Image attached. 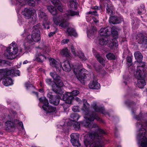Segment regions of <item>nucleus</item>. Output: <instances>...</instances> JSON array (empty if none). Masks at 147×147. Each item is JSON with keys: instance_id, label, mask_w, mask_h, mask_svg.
Instances as JSON below:
<instances>
[{"instance_id": "a19ab883", "label": "nucleus", "mask_w": 147, "mask_h": 147, "mask_svg": "<svg viewBox=\"0 0 147 147\" xmlns=\"http://www.w3.org/2000/svg\"><path fill=\"white\" fill-rule=\"evenodd\" d=\"M99 32L101 36H105L107 37L106 34L105 33V28H101L99 31Z\"/></svg>"}, {"instance_id": "6e6552de", "label": "nucleus", "mask_w": 147, "mask_h": 147, "mask_svg": "<svg viewBox=\"0 0 147 147\" xmlns=\"http://www.w3.org/2000/svg\"><path fill=\"white\" fill-rule=\"evenodd\" d=\"M146 132L145 129L142 128L140 129L139 133L138 135L140 144L141 142V146L142 147H147V138L145 137Z\"/></svg>"}, {"instance_id": "cd10ccee", "label": "nucleus", "mask_w": 147, "mask_h": 147, "mask_svg": "<svg viewBox=\"0 0 147 147\" xmlns=\"http://www.w3.org/2000/svg\"><path fill=\"white\" fill-rule=\"evenodd\" d=\"M60 54L62 56L67 57L69 58L70 56L69 51L67 48H65L61 50L60 52Z\"/></svg>"}, {"instance_id": "f03ea898", "label": "nucleus", "mask_w": 147, "mask_h": 147, "mask_svg": "<svg viewBox=\"0 0 147 147\" xmlns=\"http://www.w3.org/2000/svg\"><path fill=\"white\" fill-rule=\"evenodd\" d=\"M40 25V24H38L33 26L31 35L26 29H24V33L21 36L23 37L26 36L25 40L28 43L31 44L34 42H38L40 40V32L39 30Z\"/></svg>"}, {"instance_id": "a18cd8bd", "label": "nucleus", "mask_w": 147, "mask_h": 147, "mask_svg": "<svg viewBox=\"0 0 147 147\" xmlns=\"http://www.w3.org/2000/svg\"><path fill=\"white\" fill-rule=\"evenodd\" d=\"M10 63L9 62L0 59V65L2 66L5 64L8 65Z\"/></svg>"}, {"instance_id": "338daca9", "label": "nucleus", "mask_w": 147, "mask_h": 147, "mask_svg": "<svg viewBox=\"0 0 147 147\" xmlns=\"http://www.w3.org/2000/svg\"><path fill=\"white\" fill-rule=\"evenodd\" d=\"M120 1L124 5L125 4L126 2V0H120Z\"/></svg>"}, {"instance_id": "f8f14e48", "label": "nucleus", "mask_w": 147, "mask_h": 147, "mask_svg": "<svg viewBox=\"0 0 147 147\" xmlns=\"http://www.w3.org/2000/svg\"><path fill=\"white\" fill-rule=\"evenodd\" d=\"M53 21L57 25H59L61 27H65L68 25L66 20L61 19L60 17H53Z\"/></svg>"}, {"instance_id": "e433bc0d", "label": "nucleus", "mask_w": 147, "mask_h": 147, "mask_svg": "<svg viewBox=\"0 0 147 147\" xmlns=\"http://www.w3.org/2000/svg\"><path fill=\"white\" fill-rule=\"evenodd\" d=\"M113 7L112 6H110L109 4H107V5L106 11L108 13L110 16L112 15L113 13Z\"/></svg>"}, {"instance_id": "052dcab7", "label": "nucleus", "mask_w": 147, "mask_h": 147, "mask_svg": "<svg viewBox=\"0 0 147 147\" xmlns=\"http://www.w3.org/2000/svg\"><path fill=\"white\" fill-rule=\"evenodd\" d=\"M43 26L44 28L45 29L47 28V29H49V26L47 24H45V23H43Z\"/></svg>"}, {"instance_id": "7ed1b4c3", "label": "nucleus", "mask_w": 147, "mask_h": 147, "mask_svg": "<svg viewBox=\"0 0 147 147\" xmlns=\"http://www.w3.org/2000/svg\"><path fill=\"white\" fill-rule=\"evenodd\" d=\"M50 75L53 78L55 84L52 86V90L56 93L61 94L63 93L61 88L63 86V84L59 76L55 72L51 73Z\"/></svg>"}, {"instance_id": "bf43d9fd", "label": "nucleus", "mask_w": 147, "mask_h": 147, "mask_svg": "<svg viewBox=\"0 0 147 147\" xmlns=\"http://www.w3.org/2000/svg\"><path fill=\"white\" fill-rule=\"evenodd\" d=\"M69 41V39H64L62 41V43H63L64 44H66Z\"/></svg>"}, {"instance_id": "39448f33", "label": "nucleus", "mask_w": 147, "mask_h": 147, "mask_svg": "<svg viewBox=\"0 0 147 147\" xmlns=\"http://www.w3.org/2000/svg\"><path fill=\"white\" fill-rule=\"evenodd\" d=\"M91 138L90 136L85 137L84 140V142L86 146L90 145V147H103V144L100 141L95 140L94 142H92L93 139H98L99 138V136L97 133L92 134Z\"/></svg>"}, {"instance_id": "864d4df0", "label": "nucleus", "mask_w": 147, "mask_h": 147, "mask_svg": "<svg viewBox=\"0 0 147 147\" xmlns=\"http://www.w3.org/2000/svg\"><path fill=\"white\" fill-rule=\"evenodd\" d=\"M18 122V123L19 125L20 126H21L22 127V128L23 129L24 128V126L23 125V123L22 122H18V121L17 120H14V122Z\"/></svg>"}, {"instance_id": "aec40b11", "label": "nucleus", "mask_w": 147, "mask_h": 147, "mask_svg": "<svg viewBox=\"0 0 147 147\" xmlns=\"http://www.w3.org/2000/svg\"><path fill=\"white\" fill-rule=\"evenodd\" d=\"M42 107L43 109L47 113H51L54 112L56 110V107L50 105L47 106H42Z\"/></svg>"}, {"instance_id": "9b49d317", "label": "nucleus", "mask_w": 147, "mask_h": 147, "mask_svg": "<svg viewBox=\"0 0 147 147\" xmlns=\"http://www.w3.org/2000/svg\"><path fill=\"white\" fill-rule=\"evenodd\" d=\"M71 142L74 146H80L81 144L79 142V135L77 133H72L70 135Z\"/></svg>"}, {"instance_id": "37998d69", "label": "nucleus", "mask_w": 147, "mask_h": 147, "mask_svg": "<svg viewBox=\"0 0 147 147\" xmlns=\"http://www.w3.org/2000/svg\"><path fill=\"white\" fill-rule=\"evenodd\" d=\"M11 71L12 75L14 76L19 75L20 71L16 69H11Z\"/></svg>"}, {"instance_id": "58836bf2", "label": "nucleus", "mask_w": 147, "mask_h": 147, "mask_svg": "<svg viewBox=\"0 0 147 147\" xmlns=\"http://www.w3.org/2000/svg\"><path fill=\"white\" fill-rule=\"evenodd\" d=\"M25 86L27 89H34V87L29 82H26L25 83Z\"/></svg>"}, {"instance_id": "4c0bfd02", "label": "nucleus", "mask_w": 147, "mask_h": 147, "mask_svg": "<svg viewBox=\"0 0 147 147\" xmlns=\"http://www.w3.org/2000/svg\"><path fill=\"white\" fill-rule=\"evenodd\" d=\"M106 57L109 60H114L116 59L115 55L113 53H109L106 55Z\"/></svg>"}, {"instance_id": "7c9ffc66", "label": "nucleus", "mask_w": 147, "mask_h": 147, "mask_svg": "<svg viewBox=\"0 0 147 147\" xmlns=\"http://www.w3.org/2000/svg\"><path fill=\"white\" fill-rule=\"evenodd\" d=\"M47 8L50 12L53 15H55L57 14V9L53 6H48L47 7Z\"/></svg>"}, {"instance_id": "6e6d98bb", "label": "nucleus", "mask_w": 147, "mask_h": 147, "mask_svg": "<svg viewBox=\"0 0 147 147\" xmlns=\"http://www.w3.org/2000/svg\"><path fill=\"white\" fill-rule=\"evenodd\" d=\"M72 100H75L77 102H78L79 103H80L82 102L81 100L78 98L76 97L75 98L74 97Z\"/></svg>"}, {"instance_id": "b1692460", "label": "nucleus", "mask_w": 147, "mask_h": 147, "mask_svg": "<svg viewBox=\"0 0 147 147\" xmlns=\"http://www.w3.org/2000/svg\"><path fill=\"white\" fill-rule=\"evenodd\" d=\"M5 125L6 127V130H8L12 128L15 127L16 124L15 122H11V121H8L5 123Z\"/></svg>"}, {"instance_id": "680f3d73", "label": "nucleus", "mask_w": 147, "mask_h": 147, "mask_svg": "<svg viewBox=\"0 0 147 147\" xmlns=\"http://www.w3.org/2000/svg\"><path fill=\"white\" fill-rule=\"evenodd\" d=\"M55 31H54L53 32H51L48 35L50 37H51L53 36L54 34H55Z\"/></svg>"}, {"instance_id": "6ab92c4d", "label": "nucleus", "mask_w": 147, "mask_h": 147, "mask_svg": "<svg viewBox=\"0 0 147 147\" xmlns=\"http://www.w3.org/2000/svg\"><path fill=\"white\" fill-rule=\"evenodd\" d=\"M138 41L139 43L147 44V37H143L142 34H139L138 35Z\"/></svg>"}, {"instance_id": "c85d7f7f", "label": "nucleus", "mask_w": 147, "mask_h": 147, "mask_svg": "<svg viewBox=\"0 0 147 147\" xmlns=\"http://www.w3.org/2000/svg\"><path fill=\"white\" fill-rule=\"evenodd\" d=\"M66 14L68 18L70 16H73L75 15L79 14V12L69 10L67 11L66 12Z\"/></svg>"}, {"instance_id": "20e7f679", "label": "nucleus", "mask_w": 147, "mask_h": 147, "mask_svg": "<svg viewBox=\"0 0 147 147\" xmlns=\"http://www.w3.org/2000/svg\"><path fill=\"white\" fill-rule=\"evenodd\" d=\"M50 64L52 66H54L56 68L57 71L60 72L61 70V68L63 70L66 72H69L71 69V67L70 62L69 61H65L63 62V67L59 62L56 61L53 59L50 60Z\"/></svg>"}, {"instance_id": "473e14b6", "label": "nucleus", "mask_w": 147, "mask_h": 147, "mask_svg": "<svg viewBox=\"0 0 147 147\" xmlns=\"http://www.w3.org/2000/svg\"><path fill=\"white\" fill-rule=\"evenodd\" d=\"M95 57L96 58L97 61L100 63L102 65H105V60L100 56L98 54H97L95 55Z\"/></svg>"}, {"instance_id": "79ce46f5", "label": "nucleus", "mask_w": 147, "mask_h": 147, "mask_svg": "<svg viewBox=\"0 0 147 147\" xmlns=\"http://www.w3.org/2000/svg\"><path fill=\"white\" fill-rule=\"evenodd\" d=\"M80 124L79 123L75 121L73 126L76 130H78L80 128Z\"/></svg>"}, {"instance_id": "c9c22d12", "label": "nucleus", "mask_w": 147, "mask_h": 147, "mask_svg": "<svg viewBox=\"0 0 147 147\" xmlns=\"http://www.w3.org/2000/svg\"><path fill=\"white\" fill-rule=\"evenodd\" d=\"M146 12V10L145 9L144 5L142 4L138 7V14L140 15L142 13H145Z\"/></svg>"}, {"instance_id": "f3484780", "label": "nucleus", "mask_w": 147, "mask_h": 147, "mask_svg": "<svg viewBox=\"0 0 147 147\" xmlns=\"http://www.w3.org/2000/svg\"><path fill=\"white\" fill-rule=\"evenodd\" d=\"M121 21L122 20L121 19L115 16L110 17L109 20V23L113 24L120 23Z\"/></svg>"}, {"instance_id": "4468645a", "label": "nucleus", "mask_w": 147, "mask_h": 147, "mask_svg": "<svg viewBox=\"0 0 147 147\" xmlns=\"http://www.w3.org/2000/svg\"><path fill=\"white\" fill-rule=\"evenodd\" d=\"M47 96L49 99L50 103L55 105H57L59 103V98L56 96H53L51 92H49L47 94Z\"/></svg>"}, {"instance_id": "8fccbe9b", "label": "nucleus", "mask_w": 147, "mask_h": 147, "mask_svg": "<svg viewBox=\"0 0 147 147\" xmlns=\"http://www.w3.org/2000/svg\"><path fill=\"white\" fill-rule=\"evenodd\" d=\"M46 83L49 85H51L52 83V81L50 78H47L46 80Z\"/></svg>"}, {"instance_id": "423d86ee", "label": "nucleus", "mask_w": 147, "mask_h": 147, "mask_svg": "<svg viewBox=\"0 0 147 147\" xmlns=\"http://www.w3.org/2000/svg\"><path fill=\"white\" fill-rule=\"evenodd\" d=\"M11 46L7 49L6 52L5 53V56L8 59H13L16 57L18 52V48L17 44L15 42H13Z\"/></svg>"}, {"instance_id": "603ef678", "label": "nucleus", "mask_w": 147, "mask_h": 147, "mask_svg": "<svg viewBox=\"0 0 147 147\" xmlns=\"http://www.w3.org/2000/svg\"><path fill=\"white\" fill-rule=\"evenodd\" d=\"M57 7V8L60 11L62 12L63 11V9L62 8V6L60 5V4L59 3V5L57 6H56Z\"/></svg>"}, {"instance_id": "393cba45", "label": "nucleus", "mask_w": 147, "mask_h": 147, "mask_svg": "<svg viewBox=\"0 0 147 147\" xmlns=\"http://www.w3.org/2000/svg\"><path fill=\"white\" fill-rule=\"evenodd\" d=\"M108 41L107 37L105 36H101L99 39V43L101 45H104L107 43Z\"/></svg>"}, {"instance_id": "1a4fd4ad", "label": "nucleus", "mask_w": 147, "mask_h": 147, "mask_svg": "<svg viewBox=\"0 0 147 147\" xmlns=\"http://www.w3.org/2000/svg\"><path fill=\"white\" fill-rule=\"evenodd\" d=\"M147 69V66L145 63H141L140 65L137 67V69L134 74L136 78L138 80L143 78L142 76L143 73Z\"/></svg>"}, {"instance_id": "c03bdc74", "label": "nucleus", "mask_w": 147, "mask_h": 147, "mask_svg": "<svg viewBox=\"0 0 147 147\" xmlns=\"http://www.w3.org/2000/svg\"><path fill=\"white\" fill-rule=\"evenodd\" d=\"M79 57L82 60L85 61L86 59V57L84 55V54L82 52H81L78 55Z\"/></svg>"}, {"instance_id": "0eeeda50", "label": "nucleus", "mask_w": 147, "mask_h": 147, "mask_svg": "<svg viewBox=\"0 0 147 147\" xmlns=\"http://www.w3.org/2000/svg\"><path fill=\"white\" fill-rule=\"evenodd\" d=\"M79 93V91L77 90L73 91L71 92H67L63 94L62 97V99L66 103L70 104L71 103L72 100L74 96H76Z\"/></svg>"}, {"instance_id": "774afa93", "label": "nucleus", "mask_w": 147, "mask_h": 147, "mask_svg": "<svg viewBox=\"0 0 147 147\" xmlns=\"http://www.w3.org/2000/svg\"><path fill=\"white\" fill-rule=\"evenodd\" d=\"M83 105L84 104H88L87 102V100L86 99H84L83 100Z\"/></svg>"}, {"instance_id": "a878e982", "label": "nucleus", "mask_w": 147, "mask_h": 147, "mask_svg": "<svg viewBox=\"0 0 147 147\" xmlns=\"http://www.w3.org/2000/svg\"><path fill=\"white\" fill-rule=\"evenodd\" d=\"M134 56L135 58L138 61L141 63H142L141 62L143 56L140 52L137 51L135 52L134 54Z\"/></svg>"}, {"instance_id": "2eb2a0df", "label": "nucleus", "mask_w": 147, "mask_h": 147, "mask_svg": "<svg viewBox=\"0 0 147 147\" xmlns=\"http://www.w3.org/2000/svg\"><path fill=\"white\" fill-rule=\"evenodd\" d=\"M38 14L39 19L41 20L46 21L48 20V16L42 10H39Z\"/></svg>"}, {"instance_id": "9d476101", "label": "nucleus", "mask_w": 147, "mask_h": 147, "mask_svg": "<svg viewBox=\"0 0 147 147\" xmlns=\"http://www.w3.org/2000/svg\"><path fill=\"white\" fill-rule=\"evenodd\" d=\"M72 69L75 74L76 75L77 79L81 82L83 79L86 78V70L84 69H79L76 68L72 67Z\"/></svg>"}, {"instance_id": "de8ad7c7", "label": "nucleus", "mask_w": 147, "mask_h": 147, "mask_svg": "<svg viewBox=\"0 0 147 147\" xmlns=\"http://www.w3.org/2000/svg\"><path fill=\"white\" fill-rule=\"evenodd\" d=\"M53 4L55 6H57L59 5V0H51Z\"/></svg>"}, {"instance_id": "a211bd4d", "label": "nucleus", "mask_w": 147, "mask_h": 147, "mask_svg": "<svg viewBox=\"0 0 147 147\" xmlns=\"http://www.w3.org/2000/svg\"><path fill=\"white\" fill-rule=\"evenodd\" d=\"M91 106L95 111L100 112L104 114H105L104 109L102 107L97 106L96 102H93L91 105Z\"/></svg>"}, {"instance_id": "5701e85b", "label": "nucleus", "mask_w": 147, "mask_h": 147, "mask_svg": "<svg viewBox=\"0 0 147 147\" xmlns=\"http://www.w3.org/2000/svg\"><path fill=\"white\" fill-rule=\"evenodd\" d=\"M2 83L4 85L7 86L12 85L13 81L11 78L7 77L3 79Z\"/></svg>"}, {"instance_id": "09e8293b", "label": "nucleus", "mask_w": 147, "mask_h": 147, "mask_svg": "<svg viewBox=\"0 0 147 147\" xmlns=\"http://www.w3.org/2000/svg\"><path fill=\"white\" fill-rule=\"evenodd\" d=\"M71 49L74 55L76 56L77 55V54L74 48V46L73 45L71 46Z\"/></svg>"}, {"instance_id": "ddd939ff", "label": "nucleus", "mask_w": 147, "mask_h": 147, "mask_svg": "<svg viewBox=\"0 0 147 147\" xmlns=\"http://www.w3.org/2000/svg\"><path fill=\"white\" fill-rule=\"evenodd\" d=\"M35 12V10L33 9L26 8L22 12V14L26 19H29L31 18L32 16L34 14Z\"/></svg>"}, {"instance_id": "5fc2aeb1", "label": "nucleus", "mask_w": 147, "mask_h": 147, "mask_svg": "<svg viewBox=\"0 0 147 147\" xmlns=\"http://www.w3.org/2000/svg\"><path fill=\"white\" fill-rule=\"evenodd\" d=\"M72 110L74 112L78 111V107L76 106H74L72 108Z\"/></svg>"}, {"instance_id": "72a5a7b5", "label": "nucleus", "mask_w": 147, "mask_h": 147, "mask_svg": "<svg viewBox=\"0 0 147 147\" xmlns=\"http://www.w3.org/2000/svg\"><path fill=\"white\" fill-rule=\"evenodd\" d=\"M70 117L72 119V121H76L80 118L79 115L75 113H72L70 115Z\"/></svg>"}, {"instance_id": "69168bd1", "label": "nucleus", "mask_w": 147, "mask_h": 147, "mask_svg": "<svg viewBox=\"0 0 147 147\" xmlns=\"http://www.w3.org/2000/svg\"><path fill=\"white\" fill-rule=\"evenodd\" d=\"M112 44L113 46H115V47H117L118 46V44L116 43L115 40V42H113L112 43Z\"/></svg>"}, {"instance_id": "412c9836", "label": "nucleus", "mask_w": 147, "mask_h": 147, "mask_svg": "<svg viewBox=\"0 0 147 147\" xmlns=\"http://www.w3.org/2000/svg\"><path fill=\"white\" fill-rule=\"evenodd\" d=\"M11 69H0V75L5 76H8L12 74L11 72Z\"/></svg>"}, {"instance_id": "2f4dec72", "label": "nucleus", "mask_w": 147, "mask_h": 147, "mask_svg": "<svg viewBox=\"0 0 147 147\" xmlns=\"http://www.w3.org/2000/svg\"><path fill=\"white\" fill-rule=\"evenodd\" d=\"M67 32L71 36H77V33L75 30L73 28H69L67 29Z\"/></svg>"}, {"instance_id": "f257e3e1", "label": "nucleus", "mask_w": 147, "mask_h": 147, "mask_svg": "<svg viewBox=\"0 0 147 147\" xmlns=\"http://www.w3.org/2000/svg\"><path fill=\"white\" fill-rule=\"evenodd\" d=\"M89 106L88 104H84L82 108V110L84 112L85 120L80 122L81 125L86 127H91V123L95 119L98 121H101V119L95 113L89 111Z\"/></svg>"}, {"instance_id": "3c124183", "label": "nucleus", "mask_w": 147, "mask_h": 147, "mask_svg": "<svg viewBox=\"0 0 147 147\" xmlns=\"http://www.w3.org/2000/svg\"><path fill=\"white\" fill-rule=\"evenodd\" d=\"M98 132L100 134H105V131L103 130L100 128L98 129Z\"/></svg>"}, {"instance_id": "ea45409f", "label": "nucleus", "mask_w": 147, "mask_h": 147, "mask_svg": "<svg viewBox=\"0 0 147 147\" xmlns=\"http://www.w3.org/2000/svg\"><path fill=\"white\" fill-rule=\"evenodd\" d=\"M116 30L117 29L115 27L113 26L111 28V33L113 35L117 36L118 35V33Z\"/></svg>"}, {"instance_id": "f704fd0d", "label": "nucleus", "mask_w": 147, "mask_h": 147, "mask_svg": "<svg viewBox=\"0 0 147 147\" xmlns=\"http://www.w3.org/2000/svg\"><path fill=\"white\" fill-rule=\"evenodd\" d=\"M39 100L40 102L43 103L44 104L43 106H47L49 105L48 100L46 97H44L40 98L39 99Z\"/></svg>"}, {"instance_id": "bb28decb", "label": "nucleus", "mask_w": 147, "mask_h": 147, "mask_svg": "<svg viewBox=\"0 0 147 147\" xmlns=\"http://www.w3.org/2000/svg\"><path fill=\"white\" fill-rule=\"evenodd\" d=\"M146 85V82L144 78L138 80L137 86L140 88H142Z\"/></svg>"}, {"instance_id": "c756f323", "label": "nucleus", "mask_w": 147, "mask_h": 147, "mask_svg": "<svg viewBox=\"0 0 147 147\" xmlns=\"http://www.w3.org/2000/svg\"><path fill=\"white\" fill-rule=\"evenodd\" d=\"M46 59V57L41 54L36 55L35 56V60L38 62H42L44 59Z\"/></svg>"}, {"instance_id": "49530a36", "label": "nucleus", "mask_w": 147, "mask_h": 147, "mask_svg": "<svg viewBox=\"0 0 147 147\" xmlns=\"http://www.w3.org/2000/svg\"><path fill=\"white\" fill-rule=\"evenodd\" d=\"M87 15H88L89 14H90L94 16H98V15L97 14V12L96 10H94L93 11H90L86 13Z\"/></svg>"}, {"instance_id": "0e129e2a", "label": "nucleus", "mask_w": 147, "mask_h": 147, "mask_svg": "<svg viewBox=\"0 0 147 147\" xmlns=\"http://www.w3.org/2000/svg\"><path fill=\"white\" fill-rule=\"evenodd\" d=\"M92 19L94 22L95 23L98 22V20H97V18H95L94 17H92Z\"/></svg>"}, {"instance_id": "4be33fe9", "label": "nucleus", "mask_w": 147, "mask_h": 147, "mask_svg": "<svg viewBox=\"0 0 147 147\" xmlns=\"http://www.w3.org/2000/svg\"><path fill=\"white\" fill-rule=\"evenodd\" d=\"M89 87L90 89H98L100 87V84L96 81H92L89 84Z\"/></svg>"}, {"instance_id": "4d7b16f0", "label": "nucleus", "mask_w": 147, "mask_h": 147, "mask_svg": "<svg viewBox=\"0 0 147 147\" xmlns=\"http://www.w3.org/2000/svg\"><path fill=\"white\" fill-rule=\"evenodd\" d=\"M105 33L106 34V35L108 34V33L109 32V31L110 30V28L109 27H107L105 28Z\"/></svg>"}, {"instance_id": "e2e57ef3", "label": "nucleus", "mask_w": 147, "mask_h": 147, "mask_svg": "<svg viewBox=\"0 0 147 147\" xmlns=\"http://www.w3.org/2000/svg\"><path fill=\"white\" fill-rule=\"evenodd\" d=\"M125 103L126 104L128 105L129 106L131 104H134V103L133 102L131 101L129 102V101L126 102Z\"/></svg>"}, {"instance_id": "13d9d810", "label": "nucleus", "mask_w": 147, "mask_h": 147, "mask_svg": "<svg viewBox=\"0 0 147 147\" xmlns=\"http://www.w3.org/2000/svg\"><path fill=\"white\" fill-rule=\"evenodd\" d=\"M127 60L128 62L131 63L132 62V59L131 57L130 56L128 57L127 58Z\"/></svg>"}, {"instance_id": "dca6fc26", "label": "nucleus", "mask_w": 147, "mask_h": 147, "mask_svg": "<svg viewBox=\"0 0 147 147\" xmlns=\"http://www.w3.org/2000/svg\"><path fill=\"white\" fill-rule=\"evenodd\" d=\"M16 1L18 3H22V5H25L26 3V2L28 5L30 6L34 7L36 3L34 0H16Z\"/></svg>"}]
</instances>
